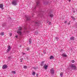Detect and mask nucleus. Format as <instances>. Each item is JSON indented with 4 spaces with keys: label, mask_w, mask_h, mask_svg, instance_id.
Wrapping results in <instances>:
<instances>
[{
    "label": "nucleus",
    "mask_w": 77,
    "mask_h": 77,
    "mask_svg": "<svg viewBox=\"0 0 77 77\" xmlns=\"http://www.w3.org/2000/svg\"><path fill=\"white\" fill-rule=\"evenodd\" d=\"M32 17H33V15H32Z\"/></svg>",
    "instance_id": "42"
},
{
    "label": "nucleus",
    "mask_w": 77,
    "mask_h": 77,
    "mask_svg": "<svg viewBox=\"0 0 77 77\" xmlns=\"http://www.w3.org/2000/svg\"><path fill=\"white\" fill-rule=\"evenodd\" d=\"M54 57L53 56H51V57H50V59H51H51H54Z\"/></svg>",
    "instance_id": "13"
},
{
    "label": "nucleus",
    "mask_w": 77,
    "mask_h": 77,
    "mask_svg": "<svg viewBox=\"0 0 77 77\" xmlns=\"http://www.w3.org/2000/svg\"><path fill=\"white\" fill-rule=\"evenodd\" d=\"M72 19L74 21L75 20V17H72Z\"/></svg>",
    "instance_id": "22"
},
{
    "label": "nucleus",
    "mask_w": 77,
    "mask_h": 77,
    "mask_svg": "<svg viewBox=\"0 0 77 77\" xmlns=\"http://www.w3.org/2000/svg\"><path fill=\"white\" fill-rule=\"evenodd\" d=\"M55 39H57V41L59 39V38L58 37H56Z\"/></svg>",
    "instance_id": "29"
},
{
    "label": "nucleus",
    "mask_w": 77,
    "mask_h": 77,
    "mask_svg": "<svg viewBox=\"0 0 77 77\" xmlns=\"http://www.w3.org/2000/svg\"><path fill=\"white\" fill-rule=\"evenodd\" d=\"M44 61H42V62L41 64V66H42L43 65H44Z\"/></svg>",
    "instance_id": "17"
},
{
    "label": "nucleus",
    "mask_w": 77,
    "mask_h": 77,
    "mask_svg": "<svg viewBox=\"0 0 77 77\" xmlns=\"http://www.w3.org/2000/svg\"><path fill=\"white\" fill-rule=\"evenodd\" d=\"M20 47H21V45H20Z\"/></svg>",
    "instance_id": "41"
},
{
    "label": "nucleus",
    "mask_w": 77,
    "mask_h": 77,
    "mask_svg": "<svg viewBox=\"0 0 77 77\" xmlns=\"http://www.w3.org/2000/svg\"><path fill=\"white\" fill-rule=\"evenodd\" d=\"M29 44H32V40L31 39H29Z\"/></svg>",
    "instance_id": "15"
},
{
    "label": "nucleus",
    "mask_w": 77,
    "mask_h": 77,
    "mask_svg": "<svg viewBox=\"0 0 77 77\" xmlns=\"http://www.w3.org/2000/svg\"><path fill=\"white\" fill-rule=\"evenodd\" d=\"M62 56H63V57H66L67 56L66 54H62Z\"/></svg>",
    "instance_id": "14"
},
{
    "label": "nucleus",
    "mask_w": 77,
    "mask_h": 77,
    "mask_svg": "<svg viewBox=\"0 0 77 77\" xmlns=\"http://www.w3.org/2000/svg\"><path fill=\"white\" fill-rule=\"evenodd\" d=\"M18 0H14L12 1V4L14 6H16L17 5Z\"/></svg>",
    "instance_id": "4"
},
{
    "label": "nucleus",
    "mask_w": 77,
    "mask_h": 77,
    "mask_svg": "<svg viewBox=\"0 0 77 77\" xmlns=\"http://www.w3.org/2000/svg\"><path fill=\"white\" fill-rule=\"evenodd\" d=\"M75 61L74 60H72L71 62L72 63H74Z\"/></svg>",
    "instance_id": "30"
},
{
    "label": "nucleus",
    "mask_w": 77,
    "mask_h": 77,
    "mask_svg": "<svg viewBox=\"0 0 77 77\" xmlns=\"http://www.w3.org/2000/svg\"><path fill=\"white\" fill-rule=\"evenodd\" d=\"M73 12L74 13V12H75L74 11Z\"/></svg>",
    "instance_id": "43"
},
{
    "label": "nucleus",
    "mask_w": 77,
    "mask_h": 77,
    "mask_svg": "<svg viewBox=\"0 0 77 77\" xmlns=\"http://www.w3.org/2000/svg\"><path fill=\"white\" fill-rule=\"evenodd\" d=\"M3 5L1 4L0 5V8H3Z\"/></svg>",
    "instance_id": "18"
},
{
    "label": "nucleus",
    "mask_w": 77,
    "mask_h": 77,
    "mask_svg": "<svg viewBox=\"0 0 77 77\" xmlns=\"http://www.w3.org/2000/svg\"><path fill=\"white\" fill-rule=\"evenodd\" d=\"M10 36H12V34H10Z\"/></svg>",
    "instance_id": "37"
},
{
    "label": "nucleus",
    "mask_w": 77,
    "mask_h": 77,
    "mask_svg": "<svg viewBox=\"0 0 77 77\" xmlns=\"http://www.w3.org/2000/svg\"><path fill=\"white\" fill-rule=\"evenodd\" d=\"M0 35H1L2 36H3V35H4V33L3 32H1L0 33Z\"/></svg>",
    "instance_id": "19"
},
{
    "label": "nucleus",
    "mask_w": 77,
    "mask_h": 77,
    "mask_svg": "<svg viewBox=\"0 0 77 77\" xmlns=\"http://www.w3.org/2000/svg\"><path fill=\"white\" fill-rule=\"evenodd\" d=\"M51 73L52 74H53L54 73V69L53 68H52L51 69Z\"/></svg>",
    "instance_id": "9"
},
{
    "label": "nucleus",
    "mask_w": 77,
    "mask_h": 77,
    "mask_svg": "<svg viewBox=\"0 0 77 77\" xmlns=\"http://www.w3.org/2000/svg\"><path fill=\"white\" fill-rule=\"evenodd\" d=\"M8 68V66L6 64L2 66V69H6Z\"/></svg>",
    "instance_id": "7"
},
{
    "label": "nucleus",
    "mask_w": 77,
    "mask_h": 77,
    "mask_svg": "<svg viewBox=\"0 0 77 77\" xmlns=\"http://www.w3.org/2000/svg\"><path fill=\"white\" fill-rule=\"evenodd\" d=\"M68 25H69L70 24V22H69V23H68Z\"/></svg>",
    "instance_id": "36"
},
{
    "label": "nucleus",
    "mask_w": 77,
    "mask_h": 77,
    "mask_svg": "<svg viewBox=\"0 0 77 77\" xmlns=\"http://www.w3.org/2000/svg\"><path fill=\"white\" fill-rule=\"evenodd\" d=\"M26 50H27V51H29V50H30V48H26Z\"/></svg>",
    "instance_id": "25"
},
{
    "label": "nucleus",
    "mask_w": 77,
    "mask_h": 77,
    "mask_svg": "<svg viewBox=\"0 0 77 77\" xmlns=\"http://www.w3.org/2000/svg\"><path fill=\"white\" fill-rule=\"evenodd\" d=\"M43 67L45 68V70H46V69H47V68H48V66L46 65V64H45L44 65V66Z\"/></svg>",
    "instance_id": "11"
},
{
    "label": "nucleus",
    "mask_w": 77,
    "mask_h": 77,
    "mask_svg": "<svg viewBox=\"0 0 77 77\" xmlns=\"http://www.w3.org/2000/svg\"><path fill=\"white\" fill-rule=\"evenodd\" d=\"M23 68H24V69H27V67L26 66H24Z\"/></svg>",
    "instance_id": "20"
},
{
    "label": "nucleus",
    "mask_w": 77,
    "mask_h": 77,
    "mask_svg": "<svg viewBox=\"0 0 77 77\" xmlns=\"http://www.w3.org/2000/svg\"><path fill=\"white\" fill-rule=\"evenodd\" d=\"M60 75L61 76H62L63 75V72H61L60 73Z\"/></svg>",
    "instance_id": "28"
},
{
    "label": "nucleus",
    "mask_w": 77,
    "mask_h": 77,
    "mask_svg": "<svg viewBox=\"0 0 77 77\" xmlns=\"http://www.w3.org/2000/svg\"><path fill=\"white\" fill-rule=\"evenodd\" d=\"M39 1H37L36 2L37 5H36V7H35L34 8V9L33 10V11H34V10L36 9V7H39V6H41V5L39 4Z\"/></svg>",
    "instance_id": "3"
},
{
    "label": "nucleus",
    "mask_w": 77,
    "mask_h": 77,
    "mask_svg": "<svg viewBox=\"0 0 77 77\" xmlns=\"http://www.w3.org/2000/svg\"><path fill=\"white\" fill-rule=\"evenodd\" d=\"M64 23H65V24L66 23V21H64Z\"/></svg>",
    "instance_id": "35"
},
{
    "label": "nucleus",
    "mask_w": 77,
    "mask_h": 77,
    "mask_svg": "<svg viewBox=\"0 0 77 77\" xmlns=\"http://www.w3.org/2000/svg\"><path fill=\"white\" fill-rule=\"evenodd\" d=\"M8 49L7 51V53H8L9 51H10V50H11V46L9 45L8 47Z\"/></svg>",
    "instance_id": "8"
},
{
    "label": "nucleus",
    "mask_w": 77,
    "mask_h": 77,
    "mask_svg": "<svg viewBox=\"0 0 77 77\" xmlns=\"http://www.w3.org/2000/svg\"><path fill=\"white\" fill-rule=\"evenodd\" d=\"M43 13H44V11H40V14L38 15V17H42L43 16Z\"/></svg>",
    "instance_id": "5"
},
{
    "label": "nucleus",
    "mask_w": 77,
    "mask_h": 77,
    "mask_svg": "<svg viewBox=\"0 0 77 77\" xmlns=\"http://www.w3.org/2000/svg\"><path fill=\"white\" fill-rule=\"evenodd\" d=\"M15 37H16V38H18V35H16L15 36Z\"/></svg>",
    "instance_id": "33"
},
{
    "label": "nucleus",
    "mask_w": 77,
    "mask_h": 77,
    "mask_svg": "<svg viewBox=\"0 0 77 77\" xmlns=\"http://www.w3.org/2000/svg\"><path fill=\"white\" fill-rule=\"evenodd\" d=\"M48 16H49V17H51V18H53V17H54V15H53V14H49Z\"/></svg>",
    "instance_id": "12"
},
{
    "label": "nucleus",
    "mask_w": 77,
    "mask_h": 77,
    "mask_svg": "<svg viewBox=\"0 0 77 77\" xmlns=\"http://www.w3.org/2000/svg\"><path fill=\"white\" fill-rule=\"evenodd\" d=\"M20 62H23V58H21L20 59Z\"/></svg>",
    "instance_id": "27"
},
{
    "label": "nucleus",
    "mask_w": 77,
    "mask_h": 77,
    "mask_svg": "<svg viewBox=\"0 0 77 77\" xmlns=\"http://www.w3.org/2000/svg\"><path fill=\"white\" fill-rule=\"evenodd\" d=\"M11 72L12 74H16V72L14 71H12Z\"/></svg>",
    "instance_id": "21"
},
{
    "label": "nucleus",
    "mask_w": 77,
    "mask_h": 77,
    "mask_svg": "<svg viewBox=\"0 0 77 77\" xmlns=\"http://www.w3.org/2000/svg\"><path fill=\"white\" fill-rule=\"evenodd\" d=\"M35 23L37 26H39V24H40V22L39 21H36L35 22Z\"/></svg>",
    "instance_id": "10"
},
{
    "label": "nucleus",
    "mask_w": 77,
    "mask_h": 77,
    "mask_svg": "<svg viewBox=\"0 0 77 77\" xmlns=\"http://www.w3.org/2000/svg\"><path fill=\"white\" fill-rule=\"evenodd\" d=\"M32 75H35L36 74V73H35V72H32Z\"/></svg>",
    "instance_id": "26"
},
{
    "label": "nucleus",
    "mask_w": 77,
    "mask_h": 77,
    "mask_svg": "<svg viewBox=\"0 0 77 77\" xmlns=\"http://www.w3.org/2000/svg\"><path fill=\"white\" fill-rule=\"evenodd\" d=\"M11 59V57H8V59H9V60H10V59Z\"/></svg>",
    "instance_id": "31"
},
{
    "label": "nucleus",
    "mask_w": 77,
    "mask_h": 77,
    "mask_svg": "<svg viewBox=\"0 0 77 77\" xmlns=\"http://www.w3.org/2000/svg\"><path fill=\"white\" fill-rule=\"evenodd\" d=\"M31 17L29 16H26V17L27 21H30V20Z\"/></svg>",
    "instance_id": "6"
},
{
    "label": "nucleus",
    "mask_w": 77,
    "mask_h": 77,
    "mask_svg": "<svg viewBox=\"0 0 77 77\" xmlns=\"http://www.w3.org/2000/svg\"><path fill=\"white\" fill-rule=\"evenodd\" d=\"M70 68L71 69H70V71H72V69H74V70H75L76 69V68H77V67L75 66V65L74 64H72L70 66Z\"/></svg>",
    "instance_id": "2"
},
{
    "label": "nucleus",
    "mask_w": 77,
    "mask_h": 77,
    "mask_svg": "<svg viewBox=\"0 0 77 77\" xmlns=\"http://www.w3.org/2000/svg\"><path fill=\"white\" fill-rule=\"evenodd\" d=\"M23 55H24L25 54V53H23Z\"/></svg>",
    "instance_id": "38"
},
{
    "label": "nucleus",
    "mask_w": 77,
    "mask_h": 77,
    "mask_svg": "<svg viewBox=\"0 0 77 77\" xmlns=\"http://www.w3.org/2000/svg\"><path fill=\"white\" fill-rule=\"evenodd\" d=\"M36 76H38V73L36 74Z\"/></svg>",
    "instance_id": "39"
},
{
    "label": "nucleus",
    "mask_w": 77,
    "mask_h": 77,
    "mask_svg": "<svg viewBox=\"0 0 77 77\" xmlns=\"http://www.w3.org/2000/svg\"><path fill=\"white\" fill-rule=\"evenodd\" d=\"M68 1H69V2H71V0H68Z\"/></svg>",
    "instance_id": "40"
},
{
    "label": "nucleus",
    "mask_w": 77,
    "mask_h": 77,
    "mask_svg": "<svg viewBox=\"0 0 77 77\" xmlns=\"http://www.w3.org/2000/svg\"><path fill=\"white\" fill-rule=\"evenodd\" d=\"M71 40H74V37H72L70 38Z\"/></svg>",
    "instance_id": "16"
},
{
    "label": "nucleus",
    "mask_w": 77,
    "mask_h": 77,
    "mask_svg": "<svg viewBox=\"0 0 77 77\" xmlns=\"http://www.w3.org/2000/svg\"><path fill=\"white\" fill-rule=\"evenodd\" d=\"M48 3V2H45L44 3V4L45 5H47Z\"/></svg>",
    "instance_id": "23"
},
{
    "label": "nucleus",
    "mask_w": 77,
    "mask_h": 77,
    "mask_svg": "<svg viewBox=\"0 0 77 77\" xmlns=\"http://www.w3.org/2000/svg\"><path fill=\"white\" fill-rule=\"evenodd\" d=\"M22 30V28L20 26L19 28V29L17 31V33L20 36H21L22 35V32H21V30Z\"/></svg>",
    "instance_id": "1"
},
{
    "label": "nucleus",
    "mask_w": 77,
    "mask_h": 77,
    "mask_svg": "<svg viewBox=\"0 0 77 77\" xmlns=\"http://www.w3.org/2000/svg\"><path fill=\"white\" fill-rule=\"evenodd\" d=\"M35 35H37V34L38 33V32H35Z\"/></svg>",
    "instance_id": "32"
},
{
    "label": "nucleus",
    "mask_w": 77,
    "mask_h": 77,
    "mask_svg": "<svg viewBox=\"0 0 77 77\" xmlns=\"http://www.w3.org/2000/svg\"><path fill=\"white\" fill-rule=\"evenodd\" d=\"M43 53H44V54H45V51H44Z\"/></svg>",
    "instance_id": "34"
},
{
    "label": "nucleus",
    "mask_w": 77,
    "mask_h": 77,
    "mask_svg": "<svg viewBox=\"0 0 77 77\" xmlns=\"http://www.w3.org/2000/svg\"><path fill=\"white\" fill-rule=\"evenodd\" d=\"M48 24L49 25H51V22L48 21Z\"/></svg>",
    "instance_id": "24"
}]
</instances>
